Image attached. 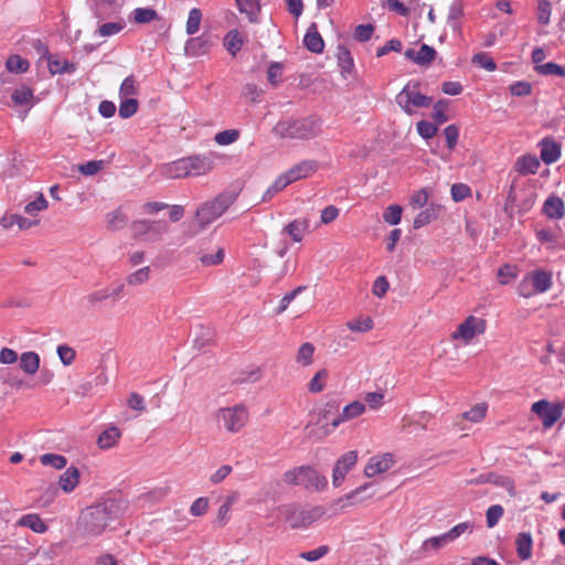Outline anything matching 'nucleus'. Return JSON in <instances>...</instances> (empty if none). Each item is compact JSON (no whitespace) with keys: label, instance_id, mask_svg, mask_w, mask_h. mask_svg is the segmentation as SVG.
<instances>
[{"label":"nucleus","instance_id":"obj_10","mask_svg":"<svg viewBox=\"0 0 565 565\" xmlns=\"http://www.w3.org/2000/svg\"><path fill=\"white\" fill-rule=\"evenodd\" d=\"M486 320L469 316L452 334V339L461 340L469 343L476 335L482 334L486 331Z\"/></svg>","mask_w":565,"mask_h":565},{"label":"nucleus","instance_id":"obj_44","mask_svg":"<svg viewBox=\"0 0 565 565\" xmlns=\"http://www.w3.org/2000/svg\"><path fill=\"white\" fill-rule=\"evenodd\" d=\"M40 461L43 466H50L57 470L63 469L67 465L66 458L57 454H44L40 457Z\"/></svg>","mask_w":565,"mask_h":565},{"label":"nucleus","instance_id":"obj_59","mask_svg":"<svg viewBox=\"0 0 565 565\" xmlns=\"http://www.w3.org/2000/svg\"><path fill=\"white\" fill-rule=\"evenodd\" d=\"M124 28V22H107L98 28L97 33L103 38L110 36L119 33Z\"/></svg>","mask_w":565,"mask_h":565},{"label":"nucleus","instance_id":"obj_51","mask_svg":"<svg viewBox=\"0 0 565 565\" xmlns=\"http://www.w3.org/2000/svg\"><path fill=\"white\" fill-rule=\"evenodd\" d=\"M503 513L504 510L500 504H493L489 507L486 512L487 526L490 529L494 527L499 520L502 518Z\"/></svg>","mask_w":565,"mask_h":565},{"label":"nucleus","instance_id":"obj_58","mask_svg":"<svg viewBox=\"0 0 565 565\" xmlns=\"http://www.w3.org/2000/svg\"><path fill=\"white\" fill-rule=\"evenodd\" d=\"M239 137V132L235 129L223 130L215 135L216 143L221 146H227L236 141Z\"/></svg>","mask_w":565,"mask_h":565},{"label":"nucleus","instance_id":"obj_19","mask_svg":"<svg viewBox=\"0 0 565 565\" xmlns=\"http://www.w3.org/2000/svg\"><path fill=\"white\" fill-rule=\"evenodd\" d=\"M543 213L554 220H561L565 215L564 201L557 195H550L543 204Z\"/></svg>","mask_w":565,"mask_h":565},{"label":"nucleus","instance_id":"obj_39","mask_svg":"<svg viewBox=\"0 0 565 565\" xmlns=\"http://www.w3.org/2000/svg\"><path fill=\"white\" fill-rule=\"evenodd\" d=\"M437 217V209L435 206H429L426 210L419 212L413 222L414 228H420L430 222H433Z\"/></svg>","mask_w":565,"mask_h":565},{"label":"nucleus","instance_id":"obj_22","mask_svg":"<svg viewBox=\"0 0 565 565\" xmlns=\"http://www.w3.org/2000/svg\"><path fill=\"white\" fill-rule=\"evenodd\" d=\"M47 66L52 75L55 74H72L76 71V65L62 58L58 55L49 56Z\"/></svg>","mask_w":565,"mask_h":565},{"label":"nucleus","instance_id":"obj_34","mask_svg":"<svg viewBox=\"0 0 565 565\" xmlns=\"http://www.w3.org/2000/svg\"><path fill=\"white\" fill-rule=\"evenodd\" d=\"M11 98L15 105L30 106L33 100V90L29 86L22 85L12 93Z\"/></svg>","mask_w":565,"mask_h":565},{"label":"nucleus","instance_id":"obj_21","mask_svg":"<svg viewBox=\"0 0 565 565\" xmlns=\"http://www.w3.org/2000/svg\"><path fill=\"white\" fill-rule=\"evenodd\" d=\"M305 46L312 53H321L324 47V42L316 23H311L303 38Z\"/></svg>","mask_w":565,"mask_h":565},{"label":"nucleus","instance_id":"obj_7","mask_svg":"<svg viewBox=\"0 0 565 565\" xmlns=\"http://www.w3.org/2000/svg\"><path fill=\"white\" fill-rule=\"evenodd\" d=\"M247 420L248 412L242 404L222 407L216 412L217 424L232 434H236L242 430Z\"/></svg>","mask_w":565,"mask_h":565},{"label":"nucleus","instance_id":"obj_31","mask_svg":"<svg viewBox=\"0 0 565 565\" xmlns=\"http://www.w3.org/2000/svg\"><path fill=\"white\" fill-rule=\"evenodd\" d=\"M308 221L295 220L287 224L284 231L292 238L294 242H301L305 232L308 230Z\"/></svg>","mask_w":565,"mask_h":565},{"label":"nucleus","instance_id":"obj_48","mask_svg":"<svg viewBox=\"0 0 565 565\" xmlns=\"http://www.w3.org/2000/svg\"><path fill=\"white\" fill-rule=\"evenodd\" d=\"M487 405L484 403H480L475 405L471 409L465 412L462 414L463 418L470 420L472 423H478L486 417L487 414Z\"/></svg>","mask_w":565,"mask_h":565},{"label":"nucleus","instance_id":"obj_33","mask_svg":"<svg viewBox=\"0 0 565 565\" xmlns=\"http://www.w3.org/2000/svg\"><path fill=\"white\" fill-rule=\"evenodd\" d=\"M449 543H451L450 539L448 537L447 533H444L441 535L433 536L425 540L420 546V551L424 553H428L430 551H438Z\"/></svg>","mask_w":565,"mask_h":565},{"label":"nucleus","instance_id":"obj_46","mask_svg":"<svg viewBox=\"0 0 565 565\" xmlns=\"http://www.w3.org/2000/svg\"><path fill=\"white\" fill-rule=\"evenodd\" d=\"M535 71L541 75H556L564 77L565 76V67L561 66L554 62H548L542 65H536Z\"/></svg>","mask_w":565,"mask_h":565},{"label":"nucleus","instance_id":"obj_32","mask_svg":"<svg viewBox=\"0 0 565 565\" xmlns=\"http://www.w3.org/2000/svg\"><path fill=\"white\" fill-rule=\"evenodd\" d=\"M236 4L241 13H245L249 22L257 20V14L260 11L259 0H236Z\"/></svg>","mask_w":565,"mask_h":565},{"label":"nucleus","instance_id":"obj_26","mask_svg":"<svg viewBox=\"0 0 565 565\" xmlns=\"http://www.w3.org/2000/svg\"><path fill=\"white\" fill-rule=\"evenodd\" d=\"M17 524L19 526L29 527L35 533H45L47 531V525L43 522V520L40 518L36 513H30L22 515Z\"/></svg>","mask_w":565,"mask_h":565},{"label":"nucleus","instance_id":"obj_45","mask_svg":"<svg viewBox=\"0 0 565 565\" xmlns=\"http://www.w3.org/2000/svg\"><path fill=\"white\" fill-rule=\"evenodd\" d=\"M6 66L9 72L23 73L28 71L29 62L25 58H22L20 55H11L8 57Z\"/></svg>","mask_w":565,"mask_h":565},{"label":"nucleus","instance_id":"obj_49","mask_svg":"<svg viewBox=\"0 0 565 565\" xmlns=\"http://www.w3.org/2000/svg\"><path fill=\"white\" fill-rule=\"evenodd\" d=\"M472 64L484 68L489 72H493L497 68L495 62L489 56L488 53H478L475 54L471 58Z\"/></svg>","mask_w":565,"mask_h":565},{"label":"nucleus","instance_id":"obj_2","mask_svg":"<svg viewBox=\"0 0 565 565\" xmlns=\"http://www.w3.org/2000/svg\"><path fill=\"white\" fill-rule=\"evenodd\" d=\"M322 121L310 115L302 118L279 120L273 128V134L280 139L310 140L321 134Z\"/></svg>","mask_w":565,"mask_h":565},{"label":"nucleus","instance_id":"obj_1","mask_svg":"<svg viewBox=\"0 0 565 565\" xmlns=\"http://www.w3.org/2000/svg\"><path fill=\"white\" fill-rule=\"evenodd\" d=\"M121 513V507L115 499H108L87 508L81 516L84 531L88 535L97 536L104 532L110 521Z\"/></svg>","mask_w":565,"mask_h":565},{"label":"nucleus","instance_id":"obj_54","mask_svg":"<svg viewBox=\"0 0 565 565\" xmlns=\"http://www.w3.org/2000/svg\"><path fill=\"white\" fill-rule=\"evenodd\" d=\"M448 104L449 102L446 99H440L437 103H435L433 118L437 125H441L448 120V116L446 115Z\"/></svg>","mask_w":565,"mask_h":565},{"label":"nucleus","instance_id":"obj_60","mask_svg":"<svg viewBox=\"0 0 565 565\" xmlns=\"http://www.w3.org/2000/svg\"><path fill=\"white\" fill-rule=\"evenodd\" d=\"M347 327L354 332H366L373 328V321L371 318L354 319L348 321Z\"/></svg>","mask_w":565,"mask_h":565},{"label":"nucleus","instance_id":"obj_47","mask_svg":"<svg viewBox=\"0 0 565 565\" xmlns=\"http://www.w3.org/2000/svg\"><path fill=\"white\" fill-rule=\"evenodd\" d=\"M138 110V100L136 98H121L119 105V116L121 118H130Z\"/></svg>","mask_w":565,"mask_h":565},{"label":"nucleus","instance_id":"obj_30","mask_svg":"<svg viewBox=\"0 0 565 565\" xmlns=\"http://www.w3.org/2000/svg\"><path fill=\"white\" fill-rule=\"evenodd\" d=\"M238 500L237 493H232L227 495L222 505L218 508L217 515L215 519V524H217L220 527L224 526L227 521L230 520V511L232 505Z\"/></svg>","mask_w":565,"mask_h":565},{"label":"nucleus","instance_id":"obj_63","mask_svg":"<svg viewBox=\"0 0 565 565\" xmlns=\"http://www.w3.org/2000/svg\"><path fill=\"white\" fill-rule=\"evenodd\" d=\"M498 277L501 285H507L516 277V268L510 264H504L498 269Z\"/></svg>","mask_w":565,"mask_h":565},{"label":"nucleus","instance_id":"obj_35","mask_svg":"<svg viewBox=\"0 0 565 565\" xmlns=\"http://www.w3.org/2000/svg\"><path fill=\"white\" fill-rule=\"evenodd\" d=\"M224 46L232 56H235L243 46V40L237 30L230 31L224 39Z\"/></svg>","mask_w":565,"mask_h":565},{"label":"nucleus","instance_id":"obj_25","mask_svg":"<svg viewBox=\"0 0 565 565\" xmlns=\"http://www.w3.org/2000/svg\"><path fill=\"white\" fill-rule=\"evenodd\" d=\"M19 362L21 370L28 375H34L40 369V355L34 351L23 352Z\"/></svg>","mask_w":565,"mask_h":565},{"label":"nucleus","instance_id":"obj_50","mask_svg":"<svg viewBox=\"0 0 565 565\" xmlns=\"http://www.w3.org/2000/svg\"><path fill=\"white\" fill-rule=\"evenodd\" d=\"M47 206H49V203H47L46 199L43 196V194L41 193L34 201L29 202L24 206V212L31 216H35L39 212L46 210Z\"/></svg>","mask_w":565,"mask_h":565},{"label":"nucleus","instance_id":"obj_56","mask_svg":"<svg viewBox=\"0 0 565 565\" xmlns=\"http://www.w3.org/2000/svg\"><path fill=\"white\" fill-rule=\"evenodd\" d=\"M329 551L330 548L328 545H321L312 551L301 552L299 557L308 562H316L324 557Z\"/></svg>","mask_w":565,"mask_h":565},{"label":"nucleus","instance_id":"obj_13","mask_svg":"<svg viewBox=\"0 0 565 565\" xmlns=\"http://www.w3.org/2000/svg\"><path fill=\"white\" fill-rule=\"evenodd\" d=\"M394 465V459L391 454H383L382 456H374L370 458L367 465L364 468L366 477L372 478L379 473L386 472Z\"/></svg>","mask_w":565,"mask_h":565},{"label":"nucleus","instance_id":"obj_14","mask_svg":"<svg viewBox=\"0 0 565 565\" xmlns=\"http://www.w3.org/2000/svg\"><path fill=\"white\" fill-rule=\"evenodd\" d=\"M190 177L204 175L214 169V161L211 156L186 157Z\"/></svg>","mask_w":565,"mask_h":565},{"label":"nucleus","instance_id":"obj_27","mask_svg":"<svg viewBox=\"0 0 565 565\" xmlns=\"http://www.w3.org/2000/svg\"><path fill=\"white\" fill-rule=\"evenodd\" d=\"M121 436V431L116 426H110L100 433L97 439V445L100 449H109L114 447Z\"/></svg>","mask_w":565,"mask_h":565},{"label":"nucleus","instance_id":"obj_62","mask_svg":"<svg viewBox=\"0 0 565 565\" xmlns=\"http://www.w3.org/2000/svg\"><path fill=\"white\" fill-rule=\"evenodd\" d=\"M451 198L455 202H460L471 195L470 188L465 183H455L451 186Z\"/></svg>","mask_w":565,"mask_h":565},{"label":"nucleus","instance_id":"obj_23","mask_svg":"<svg viewBox=\"0 0 565 565\" xmlns=\"http://www.w3.org/2000/svg\"><path fill=\"white\" fill-rule=\"evenodd\" d=\"M561 157V147L558 143L551 139H543L541 142V159L546 163L551 164L558 160Z\"/></svg>","mask_w":565,"mask_h":565},{"label":"nucleus","instance_id":"obj_40","mask_svg":"<svg viewBox=\"0 0 565 565\" xmlns=\"http://www.w3.org/2000/svg\"><path fill=\"white\" fill-rule=\"evenodd\" d=\"M329 373L326 369L318 371L308 384V390L311 393H320L324 390L326 381Z\"/></svg>","mask_w":565,"mask_h":565},{"label":"nucleus","instance_id":"obj_3","mask_svg":"<svg viewBox=\"0 0 565 565\" xmlns=\"http://www.w3.org/2000/svg\"><path fill=\"white\" fill-rule=\"evenodd\" d=\"M282 481L289 486H302L310 491H321L328 484L327 478L310 466L287 470L282 476Z\"/></svg>","mask_w":565,"mask_h":565},{"label":"nucleus","instance_id":"obj_15","mask_svg":"<svg viewBox=\"0 0 565 565\" xmlns=\"http://www.w3.org/2000/svg\"><path fill=\"white\" fill-rule=\"evenodd\" d=\"M318 169V162L315 160H303L285 172V175L290 183L300 179L308 178L313 174Z\"/></svg>","mask_w":565,"mask_h":565},{"label":"nucleus","instance_id":"obj_5","mask_svg":"<svg viewBox=\"0 0 565 565\" xmlns=\"http://www.w3.org/2000/svg\"><path fill=\"white\" fill-rule=\"evenodd\" d=\"M232 193H221L211 201L203 203L196 210V221L201 228H204L220 217L235 201Z\"/></svg>","mask_w":565,"mask_h":565},{"label":"nucleus","instance_id":"obj_37","mask_svg":"<svg viewBox=\"0 0 565 565\" xmlns=\"http://www.w3.org/2000/svg\"><path fill=\"white\" fill-rule=\"evenodd\" d=\"M107 227L111 231L121 230L128 221V217L121 210H115L106 215Z\"/></svg>","mask_w":565,"mask_h":565},{"label":"nucleus","instance_id":"obj_64","mask_svg":"<svg viewBox=\"0 0 565 565\" xmlns=\"http://www.w3.org/2000/svg\"><path fill=\"white\" fill-rule=\"evenodd\" d=\"M127 406L130 409L138 412L139 414L143 413L147 409L146 401H145L143 396H141L140 394H138L136 392H132L129 395V397L127 399Z\"/></svg>","mask_w":565,"mask_h":565},{"label":"nucleus","instance_id":"obj_42","mask_svg":"<svg viewBox=\"0 0 565 565\" xmlns=\"http://www.w3.org/2000/svg\"><path fill=\"white\" fill-rule=\"evenodd\" d=\"M150 278V267H142L126 277V282L129 286H138L147 282Z\"/></svg>","mask_w":565,"mask_h":565},{"label":"nucleus","instance_id":"obj_17","mask_svg":"<svg viewBox=\"0 0 565 565\" xmlns=\"http://www.w3.org/2000/svg\"><path fill=\"white\" fill-rule=\"evenodd\" d=\"M539 294L550 290L553 284V274L546 269H535L526 274Z\"/></svg>","mask_w":565,"mask_h":565},{"label":"nucleus","instance_id":"obj_57","mask_svg":"<svg viewBox=\"0 0 565 565\" xmlns=\"http://www.w3.org/2000/svg\"><path fill=\"white\" fill-rule=\"evenodd\" d=\"M136 79L132 75L126 77L120 85L119 95L120 98H132L136 95Z\"/></svg>","mask_w":565,"mask_h":565},{"label":"nucleus","instance_id":"obj_52","mask_svg":"<svg viewBox=\"0 0 565 565\" xmlns=\"http://www.w3.org/2000/svg\"><path fill=\"white\" fill-rule=\"evenodd\" d=\"M291 184L285 173L280 174L274 183L267 189V191L264 194V200H269L273 198L276 193L284 190L287 185Z\"/></svg>","mask_w":565,"mask_h":565},{"label":"nucleus","instance_id":"obj_36","mask_svg":"<svg viewBox=\"0 0 565 565\" xmlns=\"http://www.w3.org/2000/svg\"><path fill=\"white\" fill-rule=\"evenodd\" d=\"M315 353V345L310 342H306L300 345L296 354V362L302 366H309L312 364V356Z\"/></svg>","mask_w":565,"mask_h":565},{"label":"nucleus","instance_id":"obj_28","mask_svg":"<svg viewBox=\"0 0 565 565\" xmlns=\"http://www.w3.org/2000/svg\"><path fill=\"white\" fill-rule=\"evenodd\" d=\"M79 481V471L76 467H70L60 476L58 484L65 492H72Z\"/></svg>","mask_w":565,"mask_h":565},{"label":"nucleus","instance_id":"obj_43","mask_svg":"<svg viewBox=\"0 0 565 565\" xmlns=\"http://www.w3.org/2000/svg\"><path fill=\"white\" fill-rule=\"evenodd\" d=\"M202 12L198 8H193L189 12L185 31L189 35L195 34L200 29Z\"/></svg>","mask_w":565,"mask_h":565},{"label":"nucleus","instance_id":"obj_38","mask_svg":"<svg viewBox=\"0 0 565 565\" xmlns=\"http://www.w3.org/2000/svg\"><path fill=\"white\" fill-rule=\"evenodd\" d=\"M337 57L342 72L350 73L354 66V63L349 49L344 45H339L337 47Z\"/></svg>","mask_w":565,"mask_h":565},{"label":"nucleus","instance_id":"obj_9","mask_svg":"<svg viewBox=\"0 0 565 565\" xmlns=\"http://www.w3.org/2000/svg\"><path fill=\"white\" fill-rule=\"evenodd\" d=\"M531 411L542 419L544 428H551L563 414L562 404H551L546 399H540L532 404Z\"/></svg>","mask_w":565,"mask_h":565},{"label":"nucleus","instance_id":"obj_20","mask_svg":"<svg viewBox=\"0 0 565 565\" xmlns=\"http://www.w3.org/2000/svg\"><path fill=\"white\" fill-rule=\"evenodd\" d=\"M533 540L530 532H521L515 537V551L521 561L532 557Z\"/></svg>","mask_w":565,"mask_h":565},{"label":"nucleus","instance_id":"obj_24","mask_svg":"<svg viewBox=\"0 0 565 565\" xmlns=\"http://www.w3.org/2000/svg\"><path fill=\"white\" fill-rule=\"evenodd\" d=\"M212 45L210 39L205 35L190 39L185 44V52L192 56L205 54Z\"/></svg>","mask_w":565,"mask_h":565},{"label":"nucleus","instance_id":"obj_53","mask_svg":"<svg viewBox=\"0 0 565 565\" xmlns=\"http://www.w3.org/2000/svg\"><path fill=\"white\" fill-rule=\"evenodd\" d=\"M402 207L397 204L390 205L383 213L384 222L391 225H397L402 218Z\"/></svg>","mask_w":565,"mask_h":565},{"label":"nucleus","instance_id":"obj_6","mask_svg":"<svg viewBox=\"0 0 565 565\" xmlns=\"http://www.w3.org/2000/svg\"><path fill=\"white\" fill-rule=\"evenodd\" d=\"M433 98L419 92L418 82H408L396 95L397 105L407 114H415L417 108L429 107Z\"/></svg>","mask_w":565,"mask_h":565},{"label":"nucleus","instance_id":"obj_4","mask_svg":"<svg viewBox=\"0 0 565 565\" xmlns=\"http://www.w3.org/2000/svg\"><path fill=\"white\" fill-rule=\"evenodd\" d=\"M279 513L292 529H306L324 514L323 507H312L301 509L296 504H285L279 507Z\"/></svg>","mask_w":565,"mask_h":565},{"label":"nucleus","instance_id":"obj_41","mask_svg":"<svg viewBox=\"0 0 565 565\" xmlns=\"http://www.w3.org/2000/svg\"><path fill=\"white\" fill-rule=\"evenodd\" d=\"M132 14L134 21L138 24H146L158 18L157 11L151 8H137Z\"/></svg>","mask_w":565,"mask_h":565},{"label":"nucleus","instance_id":"obj_12","mask_svg":"<svg viewBox=\"0 0 565 565\" xmlns=\"http://www.w3.org/2000/svg\"><path fill=\"white\" fill-rule=\"evenodd\" d=\"M358 452L350 450L343 454L335 462L332 473V483L339 487L345 479L347 473L355 466Z\"/></svg>","mask_w":565,"mask_h":565},{"label":"nucleus","instance_id":"obj_18","mask_svg":"<svg viewBox=\"0 0 565 565\" xmlns=\"http://www.w3.org/2000/svg\"><path fill=\"white\" fill-rule=\"evenodd\" d=\"M374 484L371 482H367L355 490L351 491L343 498H340L338 503L341 504L342 508L348 507L352 504L353 502H360L364 499L371 498L375 494L374 491L369 492L371 489H373Z\"/></svg>","mask_w":565,"mask_h":565},{"label":"nucleus","instance_id":"obj_55","mask_svg":"<svg viewBox=\"0 0 565 565\" xmlns=\"http://www.w3.org/2000/svg\"><path fill=\"white\" fill-rule=\"evenodd\" d=\"M436 56V51L434 47L423 44L420 49L417 51V60L416 64L418 65H427L429 64Z\"/></svg>","mask_w":565,"mask_h":565},{"label":"nucleus","instance_id":"obj_61","mask_svg":"<svg viewBox=\"0 0 565 565\" xmlns=\"http://www.w3.org/2000/svg\"><path fill=\"white\" fill-rule=\"evenodd\" d=\"M438 131V126L426 120L417 122V132L424 139L433 138Z\"/></svg>","mask_w":565,"mask_h":565},{"label":"nucleus","instance_id":"obj_8","mask_svg":"<svg viewBox=\"0 0 565 565\" xmlns=\"http://www.w3.org/2000/svg\"><path fill=\"white\" fill-rule=\"evenodd\" d=\"M131 231L136 238L147 243H156L169 232V224L164 220H139L131 224Z\"/></svg>","mask_w":565,"mask_h":565},{"label":"nucleus","instance_id":"obj_11","mask_svg":"<svg viewBox=\"0 0 565 565\" xmlns=\"http://www.w3.org/2000/svg\"><path fill=\"white\" fill-rule=\"evenodd\" d=\"M365 412V405L362 402L354 401L350 404H348L340 414H338L335 417H333L330 420V424H324L323 427L326 429V433L333 431L337 427H339L341 424L351 420L353 418L359 417Z\"/></svg>","mask_w":565,"mask_h":565},{"label":"nucleus","instance_id":"obj_16","mask_svg":"<svg viewBox=\"0 0 565 565\" xmlns=\"http://www.w3.org/2000/svg\"><path fill=\"white\" fill-rule=\"evenodd\" d=\"M160 174L166 179H178L190 177L186 158L167 163L160 168Z\"/></svg>","mask_w":565,"mask_h":565},{"label":"nucleus","instance_id":"obj_29","mask_svg":"<svg viewBox=\"0 0 565 565\" xmlns=\"http://www.w3.org/2000/svg\"><path fill=\"white\" fill-rule=\"evenodd\" d=\"M540 160L535 156H523L518 159L515 169L521 174H535L540 168Z\"/></svg>","mask_w":565,"mask_h":565}]
</instances>
